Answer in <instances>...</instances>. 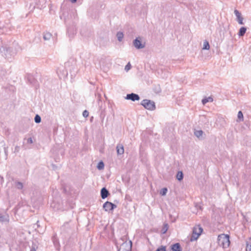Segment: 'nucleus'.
<instances>
[{"instance_id":"72a5a7b5","label":"nucleus","mask_w":251,"mask_h":251,"mask_svg":"<svg viewBox=\"0 0 251 251\" xmlns=\"http://www.w3.org/2000/svg\"><path fill=\"white\" fill-rule=\"evenodd\" d=\"M4 72H3V71L1 72V75H4Z\"/></svg>"},{"instance_id":"cd10ccee","label":"nucleus","mask_w":251,"mask_h":251,"mask_svg":"<svg viewBox=\"0 0 251 251\" xmlns=\"http://www.w3.org/2000/svg\"><path fill=\"white\" fill-rule=\"evenodd\" d=\"M68 32L69 34H70V33L71 34H74L75 32V30L74 29H73L72 31L71 29L68 27Z\"/></svg>"},{"instance_id":"423d86ee","label":"nucleus","mask_w":251,"mask_h":251,"mask_svg":"<svg viewBox=\"0 0 251 251\" xmlns=\"http://www.w3.org/2000/svg\"><path fill=\"white\" fill-rule=\"evenodd\" d=\"M117 206L113 203L106 201L104 203L103 208L106 211H110L113 210L114 208H116Z\"/></svg>"},{"instance_id":"a878e982","label":"nucleus","mask_w":251,"mask_h":251,"mask_svg":"<svg viewBox=\"0 0 251 251\" xmlns=\"http://www.w3.org/2000/svg\"><path fill=\"white\" fill-rule=\"evenodd\" d=\"M155 251H166V247L163 246H161L158 248Z\"/></svg>"},{"instance_id":"aec40b11","label":"nucleus","mask_w":251,"mask_h":251,"mask_svg":"<svg viewBox=\"0 0 251 251\" xmlns=\"http://www.w3.org/2000/svg\"><path fill=\"white\" fill-rule=\"evenodd\" d=\"M15 186L18 189H22L23 188V184L21 182H16Z\"/></svg>"},{"instance_id":"c756f323","label":"nucleus","mask_w":251,"mask_h":251,"mask_svg":"<svg viewBox=\"0 0 251 251\" xmlns=\"http://www.w3.org/2000/svg\"><path fill=\"white\" fill-rule=\"evenodd\" d=\"M27 142L28 144H32L33 142L32 138L31 137H30V138H28L27 140Z\"/></svg>"},{"instance_id":"dca6fc26","label":"nucleus","mask_w":251,"mask_h":251,"mask_svg":"<svg viewBox=\"0 0 251 251\" xmlns=\"http://www.w3.org/2000/svg\"><path fill=\"white\" fill-rule=\"evenodd\" d=\"M203 133V132L201 130H199L195 131L194 134L197 137L200 138L202 136Z\"/></svg>"},{"instance_id":"b1692460","label":"nucleus","mask_w":251,"mask_h":251,"mask_svg":"<svg viewBox=\"0 0 251 251\" xmlns=\"http://www.w3.org/2000/svg\"><path fill=\"white\" fill-rule=\"evenodd\" d=\"M238 118L239 119L240 121H243V115L241 111H239L238 113Z\"/></svg>"},{"instance_id":"7ed1b4c3","label":"nucleus","mask_w":251,"mask_h":251,"mask_svg":"<svg viewBox=\"0 0 251 251\" xmlns=\"http://www.w3.org/2000/svg\"><path fill=\"white\" fill-rule=\"evenodd\" d=\"M141 104L144 106V107L149 110L152 111L155 109V104L154 101L145 99L143 100L141 102Z\"/></svg>"},{"instance_id":"ddd939ff","label":"nucleus","mask_w":251,"mask_h":251,"mask_svg":"<svg viewBox=\"0 0 251 251\" xmlns=\"http://www.w3.org/2000/svg\"><path fill=\"white\" fill-rule=\"evenodd\" d=\"M246 30H247L246 27H245L244 26L241 27L239 29V32L238 33V36L239 37L243 36L245 35V34L246 32Z\"/></svg>"},{"instance_id":"393cba45","label":"nucleus","mask_w":251,"mask_h":251,"mask_svg":"<svg viewBox=\"0 0 251 251\" xmlns=\"http://www.w3.org/2000/svg\"><path fill=\"white\" fill-rule=\"evenodd\" d=\"M131 65L129 62L127 63V64L125 66V70L127 72L131 69Z\"/></svg>"},{"instance_id":"9d476101","label":"nucleus","mask_w":251,"mask_h":251,"mask_svg":"<svg viewBox=\"0 0 251 251\" xmlns=\"http://www.w3.org/2000/svg\"><path fill=\"white\" fill-rule=\"evenodd\" d=\"M116 151L118 155H122L124 153V146L122 144H118L116 146Z\"/></svg>"},{"instance_id":"4be33fe9","label":"nucleus","mask_w":251,"mask_h":251,"mask_svg":"<svg viewBox=\"0 0 251 251\" xmlns=\"http://www.w3.org/2000/svg\"><path fill=\"white\" fill-rule=\"evenodd\" d=\"M104 165L102 161H100L98 163V166H97V168L99 170L103 169L104 168Z\"/></svg>"},{"instance_id":"473e14b6","label":"nucleus","mask_w":251,"mask_h":251,"mask_svg":"<svg viewBox=\"0 0 251 251\" xmlns=\"http://www.w3.org/2000/svg\"><path fill=\"white\" fill-rule=\"evenodd\" d=\"M38 222H39V221H37V223H36V225H34V227H35V226H36V225L37 226V227H38V226H39V224H38Z\"/></svg>"},{"instance_id":"0eeeda50","label":"nucleus","mask_w":251,"mask_h":251,"mask_svg":"<svg viewBox=\"0 0 251 251\" xmlns=\"http://www.w3.org/2000/svg\"><path fill=\"white\" fill-rule=\"evenodd\" d=\"M126 99L135 101L136 100H140V97L138 94L132 93L127 94Z\"/></svg>"},{"instance_id":"5701e85b","label":"nucleus","mask_w":251,"mask_h":251,"mask_svg":"<svg viewBox=\"0 0 251 251\" xmlns=\"http://www.w3.org/2000/svg\"><path fill=\"white\" fill-rule=\"evenodd\" d=\"M34 121L36 123H37V124L40 123L41 121V118L40 116L38 115H36L35 116Z\"/></svg>"},{"instance_id":"6e6552de","label":"nucleus","mask_w":251,"mask_h":251,"mask_svg":"<svg viewBox=\"0 0 251 251\" xmlns=\"http://www.w3.org/2000/svg\"><path fill=\"white\" fill-rule=\"evenodd\" d=\"M234 13L236 17V20L240 25H244L243 20L241 13L237 9L234 10Z\"/></svg>"},{"instance_id":"39448f33","label":"nucleus","mask_w":251,"mask_h":251,"mask_svg":"<svg viewBox=\"0 0 251 251\" xmlns=\"http://www.w3.org/2000/svg\"><path fill=\"white\" fill-rule=\"evenodd\" d=\"M131 249L132 242L129 240L128 242L125 241L123 243L120 247L118 248V251H131Z\"/></svg>"},{"instance_id":"f3484780","label":"nucleus","mask_w":251,"mask_h":251,"mask_svg":"<svg viewBox=\"0 0 251 251\" xmlns=\"http://www.w3.org/2000/svg\"><path fill=\"white\" fill-rule=\"evenodd\" d=\"M177 179L179 181L182 180L183 178V174L181 171H179L176 176Z\"/></svg>"},{"instance_id":"f704fd0d","label":"nucleus","mask_w":251,"mask_h":251,"mask_svg":"<svg viewBox=\"0 0 251 251\" xmlns=\"http://www.w3.org/2000/svg\"><path fill=\"white\" fill-rule=\"evenodd\" d=\"M57 73L58 74V75L59 76V77H61V76H60V75L58 74V71H57Z\"/></svg>"},{"instance_id":"2eb2a0df","label":"nucleus","mask_w":251,"mask_h":251,"mask_svg":"<svg viewBox=\"0 0 251 251\" xmlns=\"http://www.w3.org/2000/svg\"><path fill=\"white\" fill-rule=\"evenodd\" d=\"M213 99L212 97H209L208 98H205L202 100V103L204 105L208 102H212Z\"/></svg>"},{"instance_id":"7c9ffc66","label":"nucleus","mask_w":251,"mask_h":251,"mask_svg":"<svg viewBox=\"0 0 251 251\" xmlns=\"http://www.w3.org/2000/svg\"><path fill=\"white\" fill-rule=\"evenodd\" d=\"M30 251H36L34 247H32Z\"/></svg>"},{"instance_id":"4468645a","label":"nucleus","mask_w":251,"mask_h":251,"mask_svg":"<svg viewBox=\"0 0 251 251\" xmlns=\"http://www.w3.org/2000/svg\"><path fill=\"white\" fill-rule=\"evenodd\" d=\"M52 37V35L49 32L44 33L43 35V38L45 41L50 40Z\"/></svg>"},{"instance_id":"1a4fd4ad","label":"nucleus","mask_w":251,"mask_h":251,"mask_svg":"<svg viewBox=\"0 0 251 251\" xmlns=\"http://www.w3.org/2000/svg\"><path fill=\"white\" fill-rule=\"evenodd\" d=\"M133 44L135 48L137 49H141L145 47V45L142 43L141 41L139 40L138 38H136L135 40H134Z\"/></svg>"},{"instance_id":"2f4dec72","label":"nucleus","mask_w":251,"mask_h":251,"mask_svg":"<svg viewBox=\"0 0 251 251\" xmlns=\"http://www.w3.org/2000/svg\"><path fill=\"white\" fill-rule=\"evenodd\" d=\"M70 1L72 3H75L77 0H70Z\"/></svg>"},{"instance_id":"a211bd4d","label":"nucleus","mask_w":251,"mask_h":251,"mask_svg":"<svg viewBox=\"0 0 251 251\" xmlns=\"http://www.w3.org/2000/svg\"><path fill=\"white\" fill-rule=\"evenodd\" d=\"M116 36L119 41L121 42L122 41L124 38V34L123 32L120 31L118 32Z\"/></svg>"},{"instance_id":"bb28decb","label":"nucleus","mask_w":251,"mask_h":251,"mask_svg":"<svg viewBox=\"0 0 251 251\" xmlns=\"http://www.w3.org/2000/svg\"><path fill=\"white\" fill-rule=\"evenodd\" d=\"M89 115V112L88 111H87L86 110H84L83 112V116L86 118Z\"/></svg>"},{"instance_id":"f03ea898","label":"nucleus","mask_w":251,"mask_h":251,"mask_svg":"<svg viewBox=\"0 0 251 251\" xmlns=\"http://www.w3.org/2000/svg\"><path fill=\"white\" fill-rule=\"evenodd\" d=\"M218 245L223 248H227L230 244L229 237L228 235L221 234L218 237Z\"/></svg>"},{"instance_id":"20e7f679","label":"nucleus","mask_w":251,"mask_h":251,"mask_svg":"<svg viewBox=\"0 0 251 251\" xmlns=\"http://www.w3.org/2000/svg\"><path fill=\"white\" fill-rule=\"evenodd\" d=\"M203 229L200 225H197L193 227L192 236L191 241L197 240L202 232Z\"/></svg>"},{"instance_id":"f257e3e1","label":"nucleus","mask_w":251,"mask_h":251,"mask_svg":"<svg viewBox=\"0 0 251 251\" xmlns=\"http://www.w3.org/2000/svg\"><path fill=\"white\" fill-rule=\"evenodd\" d=\"M15 50H13L11 48H7L6 46H2L0 48V55L7 59L11 58L12 56L16 54Z\"/></svg>"},{"instance_id":"6ab92c4d","label":"nucleus","mask_w":251,"mask_h":251,"mask_svg":"<svg viewBox=\"0 0 251 251\" xmlns=\"http://www.w3.org/2000/svg\"><path fill=\"white\" fill-rule=\"evenodd\" d=\"M210 48V46H209V43L208 41H204L203 42V47H202V49L203 50H209Z\"/></svg>"},{"instance_id":"9b49d317","label":"nucleus","mask_w":251,"mask_h":251,"mask_svg":"<svg viewBox=\"0 0 251 251\" xmlns=\"http://www.w3.org/2000/svg\"><path fill=\"white\" fill-rule=\"evenodd\" d=\"M109 194L108 191L105 188H102L100 190V195L102 199L107 198Z\"/></svg>"},{"instance_id":"f8f14e48","label":"nucleus","mask_w":251,"mask_h":251,"mask_svg":"<svg viewBox=\"0 0 251 251\" xmlns=\"http://www.w3.org/2000/svg\"><path fill=\"white\" fill-rule=\"evenodd\" d=\"M171 250L173 251H181V248L179 243H176L171 246Z\"/></svg>"},{"instance_id":"412c9836","label":"nucleus","mask_w":251,"mask_h":251,"mask_svg":"<svg viewBox=\"0 0 251 251\" xmlns=\"http://www.w3.org/2000/svg\"><path fill=\"white\" fill-rule=\"evenodd\" d=\"M168 191V189L167 188H162L160 192V194L162 196H165Z\"/></svg>"},{"instance_id":"c85d7f7f","label":"nucleus","mask_w":251,"mask_h":251,"mask_svg":"<svg viewBox=\"0 0 251 251\" xmlns=\"http://www.w3.org/2000/svg\"><path fill=\"white\" fill-rule=\"evenodd\" d=\"M246 251H251V244L249 245L247 243Z\"/></svg>"}]
</instances>
